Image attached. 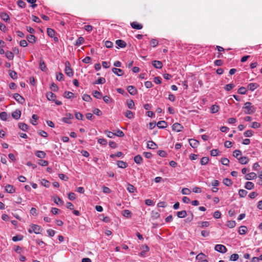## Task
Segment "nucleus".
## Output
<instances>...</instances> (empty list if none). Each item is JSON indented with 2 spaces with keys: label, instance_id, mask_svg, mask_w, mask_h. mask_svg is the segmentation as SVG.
<instances>
[{
  "label": "nucleus",
  "instance_id": "9",
  "mask_svg": "<svg viewBox=\"0 0 262 262\" xmlns=\"http://www.w3.org/2000/svg\"><path fill=\"white\" fill-rule=\"evenodd\" d=\"M112 72L118 76H122L124 74V72L122 70L116 68H113Z\"/></svg>",
  "mask_w": 262,
  "mask_h": 262
},
{
  "label": "nucleus",
  "instance_id": "55",
  "mask_svg": "<svg viewBox=\"0 0 262 262\" xmlns=\"http://www.w3.org/2000/svg\"><path fill=\"white\" fill-rule=\"evenodd\" d=\"M158 44V41L156 39H152L150 40V45L152 47H156Z\"/></svg>",
  "mask_w": 262,
  "mask_h": 262
},
{
  "label": "nucleus",
  "instance_id": "54",
  "mask_svg": "<svg viewBox=\"0 0 262 262\" xmlns=\"http://www.w3.org/2000/svg\"><path fill=\"white\" fill-rule=\"evenodd\" d=\"M247 92V90L246 89V88L245 87H241L238 90V93L240 94H242V95H244V94H245Z\"/></svg>",
  "mask_w": 262,
  "mask_h": 262
},
{
  "label": "nucleus",
  "instance_id": "16",
  "mask_svg": "<svg viewBox=\"0 0 262 262\" xmlns=\"http://www.w3.org/2000/svg\"><path fill=\"white\" fill-rule=\"evenodd\" d=\"M256 177V174L255 172H252L246 175L245 178L246 180H250L255 179Z\"/></svg>",
  "mask_w": 262,
  "mask_h": 262
},
{
  "label": "nucleus",
  "instance_id": "33",
  "mask_svg": "<svg viewBox=\"0 0 262 262\" xmlns=\"http://www.w3.org/2000/svg\"><path fill=\"white\" fill-rule=\"evenodd\" d=\"M9 76L12 78L13 79H16L17 78V73L12 70H10L9 71Z\"/></svg>",
  "mask_w": 262,
  "mask_h": 262
},
{
  "label": "nucleus",
  "instance_id": "36",
  "mask_svg": "<svg viewBox=\"0 0 262 262\" xmlns=\"http://www.w3.org/2000/svg\"><path fill=\"white\" fill-rule=\"evenodd\" d=\"M223 183L227 186H230L232 185V182L228 178H225L223 180Z\"/></svg>",
  "mask_w": 262,
  "mask_h": 262
},
{
  "label": "nucleus",
  "instance_id": "2",
  "mask_svg": "<svg viewBox=\"0 0 262 262\" xmlns=\"http://www.w3.org/2000/svg\"><path fill=\"white\" fill-rule=\"evenodd\" d=\"M70 63L69 61L65 62V70L64 72L67 75L70 77L73 76V72L72 69L70 67Z\"/></svg>",
  "mask_w": 262,
  "mask_h": 262
},
{
  "label": "nucleus",
  "instance_id": "59",
  "mask_svg": "<svg viewBox=\"0 0 262 262\" xmlns=\"http://www.w3.org/2000/svg\"><path fill=\"white\" fill-rule=\"evenodd\" d=\"M75 117L78 120H83V115L79 113V112H76L75 113Z\"/></svg>",
  "mask_w": 262,
  "mask_h": 262
},
{
  "label": "nucleus",
  "instance_id": "25",
  "mask_svg": "<svg viewBox=\"0 0 262 262\" xmlns=\"http://www.w3.org/2000/svg\"><path fill=\"white\" fill-rule=\"evenodd\" d=\"M117 166L119 168H125L127 166V163L123 161H118L117 163Z\"/></svg>",
  "mask_w": 262,
  "mask_h": 262
},
{
  "label": "nucleus",
  "instance_id": "20",
  "mask_svg": "<svg viewBox=\"0 0 262 262\" xmlns=\"http://www.w3.org/2000/svg\"><path fill=\"white\" fill-rule=\"evenodd\" d=\"M157 125L160 128H164L167 126V122L165 121H160L158 122Z\"/></svg>",
  "mask_w": 262,
  "mask_h": 262
},
{
  "label": "nucleus",
  "instance_id": "3",
  "mask_svg": "<svg viewBox=\"0 0 262 262\" xmlns=\"http://www.w3.org/2000/svg\"><path fill=\"white\" fill-rule=\"evenodd\" d=\"M214 249L216 251L222 253H225L227 250L226 247L225 246L221 244L216 245L215 246Z\"/></svg>",
  "mask_w": 262,
  "mask_h": 262
},
{
  "label": "nucleus",
  "instance_id": "19",
  "mask_svg": "<svg viewBox=\"0 0 262 262\" xmlns=\"http://www.w3.org/2000/svg\"><path fill=\"white\" fill-rule=\"evenodd\" d=\"M147 146L150 149H156L157 148V145L153 141H149L147 142Z\"/></svg>",
  "mask_w": 262,
  "mask_h": 262
},
{
  "label": "nucleus",
  "instance_id": "26",
  "mask_svg": "<svg viewBox=\"0 0 262 262\" xmlns=\"http://www.w3.org/2000/svg\"><path fill=\"white\" fill-rule=\"evenodd\" d=\"M35 155L38 158H45L46 156V154L43 151L38 150L35 152Z\"/></svg>",
  "mask_w": 262,
  "mask_h": 262
},
{
  "label": "nucleus",
  "instance_id": "21",
  "mask_svg": "<svg viewBox=\"0 0 262 262\" xmlns=\"http://www.w3.org/2000/svg\"><path fill=\"white\" fill-rule=\"evenodd\" d=\"M27 39L29 42L34 43L36 42V37L33 35H28L27 36Z\"/></svg>",
  "mask_w": 262,
  "mask_h": 262
},
{
  "label": "nucleus",
  "instance_id": "53",
  "mask_svg": "<svg viewBox=\"0 0 262 262\" xmlns=\"http://www.w3.org/2000/svg\"><path fill=\"white\" fill-rule=\"evenodd\" d=\"M219 107L218 105H213L211 107L212 113H215L219 111Z\"/></svg>",
  "mask_w": 262,
  "mask_h": 262
},
{
  "label": "nucleus",
  "instance_id": "7",
  "mask_svg": "<svg viewBox=\"0 0 262 262\" xmlns=\"http://www.w3.org/2000/svg\"><path fill=\"white\" fill-rule=\"evenodd\" d=\"M31 228L33 229V232L36 234H40V231L42 230L40 226L35 224L31 225Z\"/></svg>",
  "mask_w": 262,
  "mask_h": 262
},
{
  "label": "nucleus",
  "instance_id": "34",
  "mask_svg": "<svg viewBox=\"0 0 262 262\" xmlns=\"http://www.w3.org/2000/svg\"><path fill=\"white\" fill-rule=\"evenodd\" d=\"M127 190L130 193H134L135 190H136V188L133 185L130 184L129 183H128L127 187Z\"/></svg>",
  "mask_w": 262,
  "mask_h": 262
},
{
  "label": "nucleus",
  "instance_id": "62",
  "mask_svg": "<svg viewBox=\"0 0 262 262\" xmlns=\"http://www.w3.org/2000/svg\"><path fill=\"white\" fill-rule=\"evenodd\" d=\"M244 135L246 137H250L253 135V132L251 130H248L244 133Z\"/></svg>",
  "mask_w": 262,
  "mask_h": 262
},
{
  "label": "nucleus",
  "instance_id": "14",
  "mask_svg": "<svg viewBox=\"0 0 262 262\" xmlns=\"http://www.w3.org/2000/svg\"><path fill=\"white\" fill-rule=\"evenodd\" d=\"M5 190L7 192L10 193H14L15 191L14 187L12 185L9 184H8L5 186Z\"/></svg>",
  "mask_w": 262,
  "mask_h": 262
},
{
  "label": "nucleus",
  "instance_id": "45",
  "mask_svg": "<svg viewBox=\"0 0 262 262\" xmlns=\"http://www.w3.org/2000/svg\"><path fill=\"white\" fill-rule=\"evenodd\" d=\"M242 155V152L239 150H235L233 151V156L238 159L239 158V156Z\"/></svg>",
  "mask_w": 262,
  "mask_h": 262
},
{
  "label": "nucleus",
  "instance_id": "22",
  "mask_svg": "<svg viewBox=\"0 0 262 262\" xmlns=\"http://www.w3.org/2000/svg\"><path fill=\"white\" fill-rule=\"evenodd\" d=\"M238 160L239 163L242 164H246L249 161V159L247 157H239V158H238Z\"/></svg>",
  "mask_w": 262,
  "mask_h": 262
},
{
  "label": "nucleus",
  "instance_id": "35",
  "mask_svg": "<svg viewBox=\"0 0 262 262\" xmlns=\"http://www.w3.org/2000/svg\"><path fill=\"white\" fill-rule=\"evenodd\" d=\"M39 68L42 71H46L47 70L45 63L42 60L40 61Z\"/></svg>",
  "mask_w": 262,
  "mask_h": 262
},
{
  "label": "nucleus",
  "instance_id": "10",
  "mask_svg": "<svg viewBox=\"0 0 262 262\" xmlns=\"http://www.w3.org/2000/svg\"><path fill=\"white\" fill-rule=\"evenodd\" d=\"M127 90L128 93L132 95H135L137 93V89L132 85H129L127 87Z\"/></svg>",
  "mask_w": 262,
  "mask_h": 262
},
{
  "label": "nucleus",
  "instance_id": "18",
  "mask_svg": "<svg viewBox=\"0 0 262 262\" xmlns=\"http://www.w3.org/2000/svg\"><path fill=\"white\" fill-rule=\"evenodd\" d=\"M116 44L120 48H123L126 47V42L121 39H118L116 41Z\"/></svg>",
  "mask_w": 262,
  "mask_h": 262
},
{
  "label": "nucleus",
  "instance_id": "48",
  "mask_svg": "<svg viewBox=\"0 0 262 262\" xmlns=\"http://www.w3.org/2000/svg\"><path fill=\"white\" fill-rule=\"evenodd\" d=\"M93 96L97 99H100L102 97V94L98 91H95L93 93Z\"/></svg>",
  "mask_w": 262,
  "mask_h": 262
},
{
  "label": "nucleus",
  "instance_id": "56",
  "mask_svg": "<svg viewBox=\"0 0 262 262\" xmlns=\"http://www.w3.org/2000/svg\"><path fill=\"white\" fill-rule=\"evenodd\" d=\"M234 87V84L233 83H230V84H228L227 85H226L225 87V89L227 91H230L232 89H233V88Z\"/></svg>",
  "mask_w": 262,
  "mask_h": 262
},
{
  "label": "nucleus",
  "instance_id": "31",
  "mask_svg": "<svg viewBox=\"0 0 262 262\" xmlns=\"http://www.w3.org/2000/svg\"><path fill=\"white\" fill-rule=\"evenodd\" d=\"M254 185L252 182H247L245 183V187L248 190H251L254 188Z\"/></svg>",
  "mask_w": 262,
  "mask_h": 262
},
{
  "label": "nucleus",
  "instance_id": "57",
  "mask_svg": "<svg viewBox=\"0 0 262 262\" xmlns=\"http://www.w3.org/2000/svg\"><path fill=\"white\" fill-rule=\"evenodd\" d=\"M201 228L207 227L209 226V223L207 221L201 222L199 223Z\"/></svg>",
  "mask_w": 262,
  "mask_h": 262
},
{
  "label": "nucleus",
  "instance_id": "43",
  "mask_svg": "<svg viewBox=\"0 0 262 262\" xmlns=\"http://www.w3.org/2000/svg\"><path fill=\"white\" fill-rule=\"evenodd\" d=\"M8 115L6 112H3L0 113V118L3 121H6L7 119Z\"/></svg>",
  "mask_w": 262,
  "mask_h": 262
},
{
  "label": "nucleus",
  "instance_id": "4",
  "mask_svg": "<svg viewBox=\"0 0 262 262\" xmlns=\"http://www.w3.org/2000/svg\"><path fill=\"white\" fill-rule=\"evenodd\" d=\"M13 98L16 101L20 104H23L25 102V99L18 93H15L13 95Z\"/></svg>",
  "mask_w": 262,
  "mask_h": 262
},
{
  "label": "nucleus",
  "instance_id": "38",
  "mask_svg": "<svg viewBox=\"0 0 262 262\" xmlns=\"http://www.w3.org/2000/svg\"><path fill=\"white\" fill-rule=\"evenodd\" d=\"M124 114L125 116V117H126L128 119H132V118H133L134 117V114L130 111H128V110L126 111L124 113Z\"/></svg>",
  "mask_w": 262,
  "mask_h": 262
},
{
  "label": "nucleus",
  "instance_id": "23",
  "mask_svg": "<svg viewBox=\"0 0 262 262\" xmlns=\"http://www.w3.org/2000/svg\"><path fill=\"white\" fill-rule=\"evenodd\" d=\"M258 86V84L256 83H250L248 85V89L251 91H254Z\"/></svg>",
  "mask_w": 262,
  "mask_h": 262
},
{
  "label": "nucleus",
  "instance_id": "17",
  "mask_svg": "<svg viewBox=\"0 0 262 262\" xmlns=\"http://www.w3.org/2000/svg\"><path fill=\"white\" fill-rule=\"evenodd\" d=\"M21 115V112L18 110H16L12 113V116L13 118L17 120L18 119Z\"/></svg>",
  "mask_w": 262,
  "mask_h": 262
},
{
  "label": "nucleus",
  "instance_id": "30",
  "mask_svg": "<svg viewBox=\"0 0 262 262\" xmlns=\"http://www.w3.org/2000/svg\"><path fill=\"white\" fill-rule=\"evenodd\" d=\"M177 215L179 218H184L187 215V213L185 210H182L177 212Z\"/></svg>",
  "mask_w": 262,
  "mask_h": 262
},
{
  "label": "nucleus",
  "instance_id": "47",
  "mask_svg": "<svg viewBox=\"0 0 262 262\" xmlns=\"http://www.w3.org/2000/svg\"><path fill=\"white\" fill-rule=\"evenodd\" d=\"M105 82V78L103 77H100L98 78L94 83V84H103Z\"/></svg>",
  "mask_w": 262,
  "mask_h": 262
},
{
  "label": "nucleus",
  "instance_id": "60",
  "mask_svg": "<svg viewBox=\"0 0 262 262\" xmlns=\"http://www.w3.org/2000/svg\"><path fill=\"white\" fill-rule=\"evenodd\" d=\"M50 89L52 91L56 92L58 90V88L55 83H52L51 85Z\"/></svg>",
  "mask_w": 262,
  "mask_h": 262
},
{
  "label": "nucleus",
  "instance_id": "61",
  "mask_svg": "<svg viewBox=\"0 0 262 262\" xmlns=\"http://www.w3.org/2000/svg\"><path fill=\"white\" fill-rule=\"evenodd\" d=\"M103 101L106 103H110L112 102L111 98L108 96H105L103 97Z\"/></svg>",
  "mask_w": 262,
  "mask_h": 262
},
{
  "label": "nucleus",
  "instance_id": "5",
  "mask_svg": "<svg viewBox=\"0 0 262 262\" xmlns=\"http://www.w3.org/2000/svg\"><path fill=\"white\" fill-rule=\"evenodd\" d=\"M73 118V115L70 113H68L66 115V116L62 119V121L66 123L71 124V119Z\"/></svg>",
  "mask_w": 262,
  "mask_h": 262
},
{
  "label": "nucleus",
  "instance_id": "24",
  "mask_svg": "<svg viewBox=\"0 0 262 262\" xmlns=\"http://www.w3.org/2000/svg\"><path fill=\"white\" fill-rule=\"evenodd\" d=\"M18 127L21 130L25 131V132L27 131L28 129V125L24 123H21V122L19 123Z\"/></svg>",
  "mask_w": 262,
  "mask_h": 262
},
{
  "label": "nucleus",
  "instance_id": "64",
  "mask_svg": "<svg viewBox=\"0 0 262 262\" xmlns=\"http://www.w3.org/2000/svg\"><path fill=\"white\" fill-rule=\"evenodd\" d=\"M221 162L224 165L227 166L229 163V160L227 158H224L221 159Z\"/></svg>",
  "mask_w": 262,
  "mask_h": 262
},
{
  "label": "nucleus",
  "instance_id": "50",
  "mask_svg": "<svg viewBox=\"0 0 262 262\" xmlns=\"http://www.w3.org/2000/svg\"><path fill=\"white\" fill-rule=\"evenodd\" d=\"M41 185L46 187H49L50 186V183L45 179H42L41 181Z\"/></svg>",
  "mask_w": 262,
  "mask_h": 262
},
{
  "label": "nucleus",
  "instance_id": "15",
  "mask_svg": "<svg viewBox=\"0 0 262 262\" xmlns=\"http://www.w3.org/2000/svg\"><path fill=\"white\" fill-rule=\"evenodd\" d=\"M131 27L134 29L137 30H140L142 29L143 26L141 24H138L136 21H134L130 24Z\"/></svg>",
  "mask_w": 262,
  "mask_h": 262
},
{
  "label": "nucleus",
  "instance_id": "27",
  "mask_svg": "<svg viewBox=\"0 0 262 262\" xmlns=\"http://www.w3.org/2000/svg\"><path fill=\"white\" fill-rule=\"evenodd\" d=\"M142 157L139 155H137L134 157V161L137 164H141L142 162Z\"/></svg>",
  "mask_w": 262,
  "mask_h": 262
},
{
  "label": "nucleus",
  "instance_id": "58",
  "mask_svg": "<svg viewBox=\"0 0 262 262\" xmlns=\"http://www.w3.org/2000/svg\"><path fill=\"white\" fill-rule=\"evenodd\" d=\"M38 164L42 166H46L49 164V163L46 160H40L38 162Z\"/></svg>",
  "mask_w": 262,
  "mask_h": 262
},
{
  "label": "nucleus",
  "instance_id": "49",
  "mask_svg": "<svg viewBox=\"0 0 262 262\" xmlns=\"http://www.w3.org/2000/svg\"><path fill=\"white\" fill-rule=\"evenodd\" d=\"M82 99L87 102H90L92 100L91 96L88 94H84L82 96Z\"/></svg>",
  "mask_w": 262,
  "mask_h": 262
},
{
  "label": "nucleus",
  "instance_id": "29",
  "mask_svg": "<svg viewBox=\"0 0 262 262\" xmlns=\"http://www.w3.org/2000/svg\"><path fill=\"white\" fill-rule=\"evenodd\" d=\"M247 232V228L245 226H241L238 230L239 234H245Z\"/></svg>",
  "mask_w": 262,
  "mask_h": 262
},
{
  "label": "nucleus",
  "instance_id": "12",
  "mask_svg": "<svg viewBox=\"0 0 262 262\" xmlns=\"http://www.w3.org/2000/svg\"><path fill=\"white\" fill-rule=\"evenodd\" d=\"M0 17L5 22H8L10 19V17L8 13L6 12H2L0 13Z\"/></svg>",
  "mask_w": 262,
  "mask_h": 262
},
{
  "label": "nucleus",
  "instance_id": "11",
  "mask_svg": "<svg viewBox=\"0 0 262 262\" xmlns=\"http://www.w3.org/2000/svg\"><path fill=\"white\" fill-rule=\"evenodd\" d=\"M46 97L47 99L50 101H54L56 99V95L51 92L47 93Z\"/></svg>",
  "mask_w": 262,
  "mask_h": 262
},
{
  "label": "nucleus",
  "instance_id": "13",
  "mask_svg": "<svg viewBox=\"0 0 262 262\" xmlns=\"http://www.w3.org/2000/svg\"><path fill=\"white\" fill-rule=\"evenodd\" d=\"M152 66L156 69H160L163 67L162 62L158 60H154L152 63Z\"/></svg>",
  "mask_w": 262,
  "mask_h": 262
},
{
  "label": "nucleus",
  "instance_id": "46",
  "mask_svg": "<svg viewBox=\"0 0 262 262\" xmlns=\"http://www.w3.org/2000/svg\"><path fill=\"white\" fill-rule=\"evenodd\" d=\"M235 225H236V223L234 221H229L227 223V227L231 228L234 227L235 226Z\"/></svg>",
  "mask_w": 262,
  "mask_h": 262
},
{
  "label": "nucleus",
  "instance_id": "44",
  "mask_svg": "<svg viewBox=\"0 0 262 262\" xmlns=\"http://www.w3.org/2000/svg\"><path fill=\"white\" fill-rule=\"evenodd\" d=\"M74 96V94L71 92H65L64 93V97L65 98L70 99L72 98Z\"/></svg>",
  "mask_w": 262,
  "mask_h": 262
},
{
  "label": "nucleus",
  "instance_id": "41",
  "mask_svg": "<svg viewBox=\"0 0 262 262\" xmlns=\"http://www.w3.org/2000/svg\"><path fill=\"white\" fill-rule=\"evenodd\" d=\"M6 56L9 60H12L14 58V55L11 51H7L6 52Z\"/></svg>",
  "mask_w": 262,
  "mask_h": 262
},
{
  "label": "nucleus",
  "instance_id": "32",
  "mask_svg": "<svg viewBox=\"0 0 262 262\" xmlns=\"http://www.w3.org/2000/svg\"><path fill=\"white\" fill-rule=\"evenodd\" d=\"M122 215L127 218H130L132 216V212L128 210H124L122 212Z\"/></svg>",
  "mask_w": 262,
  "mask_h": 262
},
{
  "label": "nucleus",
  "instance_id": "1",
  "mask_svg": "<svg viewBox=\"0 0 262 262\" xmlns=\"http://www.w3.org/2000/svg\"><path fill=\"white\" fill-rule=\"evenodd\" d=\"M243 108L246 110L245 111L246 114H252L256 111V107L252 105V103L249 102H246Z\"/></svg>",
  "mask_w": 262,
  "mask_h": 262
},
{
  "label": "nucleus",
  "instance_id": "6",
  "mask_svg": "<svg viewBox=\"0 0 262 262\" xmlns=\"http://www.w3.org/2000/svg\"><path fill=\"white\" fill-rule=\"evenodd\" d=\"M172 130L174 131H176L177 132H179L182 130V129L183 128V126L179 123H175L172 125Z\"/></svg>",
  "mask_w": 262,
  "mask_h": 262
},
{
  "label": "nucleus",
  "instance_id": "42",
  "mask_svg": "<svg viewBox=\"0 0 262 262\" xmlns=\"http://www.w3.org/2000/svg\"><path fill=\"white\" fill-rule=\"evenodd\" d=\"M47 34L50 37H53L55 35V31L51 28H48Z\"/></svg>",
  "mask_w": 262,
  "mask_h": 262
},
{
  "label": "nucleus",
  "instance_id": "8",
  "mask_svg": "<svg viewBox=\"0 0 262 262\" xmlns=\"http://www.w3.org/2000/svg\"><path fill=\"white\" fill-rule=\"evenodd\" d=\"M189 143L190 144V145L192 148H196L199 144V142L198 140H196L195 139H189Z\"/></svg>",
  "mask_w": 262,
  "mask_h": 262
},
{
  "label": "nucleus",
  "instance_id": "51",
  "mask_svg": "<svg viewBox=\"0 0 262 262\" xmlns=\"http://www.w3.org/2000/svg\"><path fill=\"white\" fill-rule=\"evenodd\" d=\"M239 258V255L237 254H233L230 256V260L231 261H236Z\"/></svg>",
  "mask_w": 262,
  "mask_h": 262
},
{
  "label": "nucleus",
  "instance_id": "63",
  "mask_svg": "<svg viewBox=\"0 0 262 262\" xmlns=\"http://www.w3.org/2000/svg\"><path fill=\"white\" fill-rule=\"evenodd\" d=\"M190 190L187 188H183L182 190V193L185 195H188L190 193Z\"/></svg>",
  "mask_w": 262,
  "mask_h": 262
},
{
  "label": "nucleus",
  "instance_id": "39",
  "mask_svg": "<svg viewBox=\"0 0 262 262\" xmlns=\"http://www.w3.org/2000/svg\"><path fill=\"white\" fill-rule=\"evenodd\" d=\"M248 193L247 191L244 189H239L238 191V194L240 197L244 198L245 197Z\"/></svg>",
  "mask_w": 262,
  "mask_h": 262
},
{
  "label": "nucleus",
  "instance_id": "37",
  "mask_svg": "<svg viewBox=\"0 0 262 262\" xmlns=\"http://www.w3.org/2000/svg\"><path fill=\"white\" fill-rule=\"evenodd\" d=\"M54 202L57 205H62L63 204V202L62 201L59 197L56 196L54 199Z\"/></svg>",
  "mask_w": 262,
  "mask_h": 262
},
{
  "label": "nucleus",
  "instance_id": "28",
  "mask_svg": "<svg viewBox=\"0 0 262 262\" xmlns=\"http://www.w3.org/2000/svg\"><path fill=\"white\" fill-rule=\"evenodd\" d=\"M84 42V39L83 37H79L77 39V40L76 41L75 43H74L75 46H79L82 44H83Z\"/></svg>",
  "mask_w": 262,
  "mask_h": 262
},
{
  "label": "nucleus",
  "instance_id": "40",
  "mask_svg": "<svg viewBox=\"0 0 262 262\" xmlns=\"http://www.w3.org/2000/svg\"><path fill=\"white\" fill-rule=\"evenodd\" d=\"M209 160V159L208 157H203L201 159V161H200L201 164L202 165H206L208 163Z\"/></svg>",
  "mask_w": 262,
  "mask_h": 262
},
{
  "label": "nucleus",
  "instance_id": "52",
  "mask_svg": "<svg viewBox=\"0 0 262 262\" xmlns=\"http://www.w3.org/2000/svg\"><path fill=\"white\" fill-rule=\"evenodd\" d=\"M127 105L129 108H130V109L133 108V107L135 105L134 101L133 100H129L127 101Z\"/></svg>",
  "mask_w": 262,
  "mask_h": 262
}]
</instances>
